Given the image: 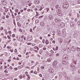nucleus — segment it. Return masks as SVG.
Returning a JSON list of instances; mask_svg holds the SVG:
<instances>
[{"label":"nucleus","mask_w":80,"mask_h":80,"mask_svg":"<svg viewBox=\"0 0 80 80\" xmlns=\"http://www.w3.org/2000/svg\"><path fill=\"white\" fill-rule=\"evenodd\" d=\"M76 70V68H73V70H72L73 71H75Z\"/></svg>","instance_id":"nucleus-31"},{"label":"nucleus","mask_w":80,"mask_h":80,"mask_svg":"<svg viewBox=\"0 0 80 80\" xmlns=\"http://www.w3.org/2000/svg\"><path fill=\"white\" fill-rule=\"evenodd\" d=\"M9 17V16L8 15H6V18H8Z\"/></svg>","instance_id":"nucleus-43"},{"label":"nucleus","mask_w":80,"mask_h":80,"mask_svg":"<svg viewBox=\"0 0 80 80\" xmlns=\"http://www.w3.org/2000/svg\"><path fill=\"white\" fill-rule=\"evenodd\" d=\"M6 69H7V70L8 71L9 70V68H7Z\"/></svg>","instance_id":"nucleus-63"},{"label":"nucleus","mask_w":80,"mask_h":80,"mask_svg":"<svg viewBox=\"0 0 80 80\" xmlns=\"http://www.w3.org/2000/svg\"><path fill=\"white\" fill-rule=\"evenodd\" d=\"M72 24H75V23L73 22H70V25H72Z\"/></svg>","instance_id":"nucleus-17"},{"label":"nucleus","mask_w":80,"mask_h":80,"mask_svg":"<svg viewBox=\"0 0 80 80\" xmlns=\"http://www.w3.org/2000/svg\"><path fill=\"white\" fill-rule=\"evenodd\" d=\"M58 46H56L55 49V50L57 51V50H58Z\"/></svg>","instance_id":"nucleus-20"},{"label":"nucleus","mask_w":80,"mask_h":80,"mask_svg":"<svg viewBox=\"0 0 80 80\" xmlns=\"http://www.w3.org/2000/svg\"><path fill=\"white\" fill-rule=\"evenodd\" d=\"M49 18L50 20H52L53 19V16H52L51 15L49 16Z\"/></svg>","instance_id":"nucleus-10"},{"label":"nucleus","mask_w":80,"mask_h":80,"mask_svg":"<svg viewBox=\"0 0 80 80\" xmlns=\"http://www.w3.org/2000/svg\"><path fill=\"white\" fill-rule=\"evenodd\" d=\"M9 68L11 70H12V69H13V68H12V67H10Z\"/></svg>","instance_id":"nucleus-52"},{"label":"nucleus","mask_w":80,"mask_h":80,"mask_svg":"<svg viewBox=\"0 0 80 80\" xmlns=\"http://www.w3.org/2000/svg\"><path fill=\"white\" fill-rule=\"evenodd\" d=\"M58 40H59L60 43H62V39L61 38H59L58 39Z\"/></svg>","instance_id":"nucleus-5"},{"label":"nucleus","mask_w":80,"mask_h":80,"mask_svg":"<svg viewBox=\"0 0 80 80\" xmlns=\"http://www.w3.org/2000/svg\"><path fill=\"white\" fill-rule=\"evenodd\" d=\"M28 80H30V76H28Z\"/></svg>","instance_id":"nucleus-38"},{"label":"nucleus","mask_w":80,"mask_h":80,"mask_svg":"<svg viewBox=\"0 0 80 80\" xmlns=\"http://www.w3.org/2000/svg\"><path fill=\"white\" fill-rule=\"evenodd\" d=\"M4 72L5 73H8V71H7V70H5L4 71Z\"/></svg>","instance_id":"nucleus-57"},{"label":"nucleus","mask_w":80,"mask_h":80,"mask_svg":"<svg viewBox=\"0 0 80 80\" xmlns=\"http://www.w3.org/2000/svg\"><path fill=\"white\" fill-rule=\"evenodd\" d=\"M77 16L78 17H80V15H79V13H78L77 15Z\"/></svg>","instance_id":"nucleus-45"},{"label":"nucleus","mask_w":80,"mask_h":80,"mask_svg":"<svg viewBox=\"0 0 80 80\" xmlns=\"http://www.w3.org/2000/svg\"><path fill=\"white\" fill-rule=\"evenodd\" d=\"M37 10H38L37 9V8H35L34 10H35V11H36V12H37Z\"/></svg>","instance_id":"nucleus-41"},{"label":"nucleus","mask_w":80,"mask_h":80,"mask_svg":"<svg viewBox=\"0 0 80 80\" xmlns=\"http://www.w3.org/2000/svg\"><path fill=\"white\" fill-rule=\"evenodd\" d=\"M36 23H38L39 22V21L38 20H36L35 21Z\"/></svg>","instance_id":"nucleus-16"},{"label":"nucleus","mask_w":80,"mask_h":80,"mask_svg":"<svg viewBox=\"0 0 80 80\" xmlns=\"http://www.w3.org/2000/svg\"><path fill=\"white\" fill-rule=\"evenodd\" d=\"M80 23V21H78V22H77V23H78V24H79V23Z\"/></svg>","instance_id":"nucleus-61"},{"label":"nucleus","mask_w":80,"mask_h":80,"mask_svg":"<svg viewBox=\"0 0 80 80\" xmlns=\"http://www.w3.org/2000/svg\"><path fill=\"white\" fill-rule=\"evenodd\" d=\"M45 43L47 44H48V43H49V42H48V40H46L45 41Z\"/></svg>","instance_id":"nucleus-13"},{"label":"nucleus","mask_w":80,"mask_h":80,"mask_svg":"<svg viewBox=\"0 0 80 80\" xmlns=\"http://www.w3.org/2000/svg\"><path fill=\"white\" fill-rule=\"evenodd\" d=\"M52 58H48L47 59V60L48 62H51V60H52Z\"/></svg>","instance_id":"nucleus-7"},{"label":"nucleus","mask_w":80,"mask_h":80,"mask_svg":"<svg viewBox=\"0 0 80 80\" xmlns=\"http://www.w3.org/2000/svg\"><path fill=\"white\" fill-rule=\"evenodd\" d=\"M7 37H8V38L9 39H10V36L8 35Z\"/></svg>","instance_id":"nucleus-32"},{"label":"nucleus","mask_w":80,"mask_h":80,"mask_svg":"<svg viewBox=\"0 0 80 80\" xmlns=\"http://www.w3.org/2000/svg\"><path fill=\"white\" fill-rule=\"evenodd\" d=\"M40 39V40H42V37H40L39 38Z\"/></svg>","instance_id":"nucleus-60"},{"label":"nucleus","mask_w":80,"mask_h":80,"mask_svg":"<svg viewBox=\"0 0 80 80\" xmlns=\"http://www.w3.org/2000/svg\"><path fill=\"white\" fill-rule=\"evenodd\" d=\"M30 32H32V28L30 29Z\"/></svg>","instance_id":"nucleus-46"},{"label":"nucleus","mask_w":80,"mask_h":80,"mask_svg":"<svg viewBox=\"0 0 80 80\" xmlns=\"http://www.w3.org/2000/svg\"><path fill=\"white\" fill-rule=\"evenodd\" d=\"M51 52L52 53H54V52H53V50H51Z\"/></svg>","instance_id":"nucleus-26"},{"label":"nucleus","mask_w":80,"mask_h":80,"mask_svg":"<svg viewBox=\"0 0 80 80\" xmlns=\"http://www.w3.org/2000/svg\"><path fill=\"white\" fill-rule=\"evenodd\" d=\"M55 7L56 8H58L59 7V5H57Z\"/></svg>","instance_id":"nucleus-18"},{"label":"nucleus","mask_w":80,"mask_h":80,"mask_svg":"<svg viewBox=\"0 0 80 80\" xmlns=\"http://www.w3.org/2000/svg\"><path fill=\"white\" fill-rule=\"evenodd\" d=\"M62 12H59L58 13V16H62Z\"/></svg>","instance_id":"nucleus-8"},{"label":"nucleus","mask_w":80,"mask_h":80,"mask_svg":"<svg viewBox=\"0 0 80 80\" xmlns=\"http://www.w3.org/2000/svg\"><path fill=\"white\" fill-rule=\"evenodd\" d=\"M39 2H40L39 1H36V4H38L39 3Z\"/></svg>","instance_id":"nucleus-25"},{"label":"nucleus","mask_w":80,"mask_h":80,"mask_svg":"<svg viewBox=\"0 0 80 80\" xmlns=\"http://www.w3.org/2000/svg\"><path fill=\"white\" fill-rule=\"evenodd\" d=\"M28 54H29V52H27L26 53V55H28Z\"/></svg>","instance_id":"nucleus-49"},{"label":"nucleus","mask_w":80,"mask_h":80,"mask_svg":"<svg viewBox=\"0 0 80 80\" xmlns=\"http://www.w3.org/2000/svg\"><path fill=\"white\" fill-rule=\"evenodd\" d=\"M56 55L57 57H58V56H59V54L58 53H57L56 54Z\"/></svg>","instance_id":"nucleus-29"},{"label":"nucleus","mask_w":80,"mask_h":80,"mask_svg":"<svg viewBox=\"0 0 80 80\" xmlns=\"http://www.w3.org/2000/svg\"><path fill=\"white\" fill-rule=\"evenodd\" d=\"M36 13H37V14L36 15V16H38V13H39V12H37V11H36Z\"/></svg>","instance_id":"nucleus-19"},{"label":"nucleus","mask_w":80,"mask_h":80,"mask_svg":"<svg viewBox=\"0 0 80 80\" xmlns=\"http://www.w3.org/2000/svg\"><path fill=\"white\" fill-rule=\"evenodd\" d=\"M15 11L16 12H18V9H16L15 10Z\"/></svg>","instance_id":"nucleus-36"},{"label":"nucleus","mask_w":80,"mask_h":80,"mask_svg":"<svg viewBox=\"0 0 80 80\" xmlns=\"http://www.w3.org/2000/svg\"><path fill=\"white\" fill-rule=\"evenodd\" d=\"M41 68L42 69H43L44 68V67L43 66H41Z\"/></svg>","instance_id":"nucleus-53"},{"label":"nucleus","mask_w":80,"mask_h":80,"mask_svg":"<svg viewBox=\"0 0 80 80\" xmlns=\"http://www.w3.org/2000/svg\"><path fill=\"white\" fill-rule=\"evenodd\" d=\"M12 17L13 18H15V16L13 15V14H12Z\"/></svg>","instance_id":"nucleus-30"},{"label":"nucleus","mask_w":80,"mask_h":80,"mask_svg":"<svg viewBox=\"0 0 80 80\" xmlns=\"http://www.w3.org/2000/svg\"><path fill=\"white\" fill-rule=\"evenodd\" d=\"M42 42L43 43H45V39H43L42 41Z\"/></svg>","instance_id":"nucleus-24"},{"label":"nucleus","mask_w":80,"mask_h":80,"mask_svg":"<svg viewBox=\"0 0 80 80\" xmlns=\"http://www.w3.org/2000/svg\"><path fill=\"white\" fill-rule=\"evenodd\" d=\"M1 30H3V27H1L0 28Z\"/></svg>","instance_id":"nucleus-28"},{"label":"nucleus","mask_w":80,"mask_h":80,"mask_svg":"<svg viewBox=\"0 0 80 80\" xmlns=\"http://www.w3.org/2000/svg\"><path fill=\"white\" fill-rule=\"evenodd\" d=\"M4 55H5V56H6V57H7L8 55H7V52H5V53H4Z\"/></svg>","instance_id":"nucleus-23"},{"label":"nucleus","mask_w":80,"mask_h":80,"mask_svg":"<svg viewBox=\"0 0 80 80\" xmlns=\"http://www.w3.org/2000/svg\"><path fill=\"white\" fill-rule=\"evenodd\" d=\"M33 71L32 70V71H31L30 73H33Z\"/></svg>","instance_id":"nucleus-58"},{"label":"nucleus","mask_w":80,"mask_h":80,"mask_svg":"<svg viewBox=\"0 0 80 80\" xmlns=\"http://www.w3.org/2000/svg\"><path fill=\"white\" fill-rule=\"evenodd\" d=\"M46 10H47V12H48V11H49V8H47Z\"/></svg>","instance_id":"nucleus-33"},{"label":"nucleus","mask_w":80,"mask_h":80,"mask_svg":"<svg viewBox=\"0 0 80 80\" xmlns=\"http://www.w3.org/2000/svg\"><path fill=\"white\" fill-rule=\"evenodd\" d=\"M20 11H21V13H22V12H23V10H20Z\"/></svg>","instance_id":"nucleus-62"},{"label":"nucleus","mask_w":80,"mask_h":80,"mask_svg":"<svg viewBox=\"0 0 80 80\" xmlns=\"http://www.w3.org/2000/svg\"><path fill=\"white\" fill-rule=\"evenodd\" d=\"M72 50H73V51L74 52V51H75V50H76V48H75V47H73L72 48Z\"/></svg>","instance_id":"nucleus-14"},{"label":"nucleus","mask_w":80,"mask_h":80,"mask_svg":"<svg viewBox=\"0 0 80 80\" xmlns=\"http://www.w3.org/2000/svg\"><path fill=\"white\" fill-rule=\"evenodd\" d=\"M76 50L77 51H78V52L80 51V48H78V47H77L76 48Z\"/></svg>","instance_id":"nucleus-12"},{"label":"nucleus","mask_w":80,"mask_h":80,"mask_svg":"<svg viewBox=\"0 0 80 80\" xmlns=\"http://www.w3.org/2000/svg\"><path fill=\"white\" fill-rule=\"evenodd\" d=\"M14 24V25L15 26L16 25V23H15V22H13Z\"/></svg>","instance_id":"nucleus-56"},{"label":"nucleus","mask_w":80,"mask_h":80,"mask_svg":"<svg viewBox=\"0 0 80 80\" xmlns=\"http://www.w3.org/2000/svg\"><path fill=\"white\" fill-rule=\"evenodd\" d=\"M43 50H46V48L44 47L43 48Z\"/></svg>","instance_id":"nucleus-37"},{"label":"nucleus","mask_w":80,"mask_h":80,"mask_svg":"<svg viewBox=\"0 0 80 80\" xmlns=\"http://www.w3.org/2000/svg\"><path fill=\"white\" fill-rule=\"evenodd\" d=\"M68 3L67 2H64L63 4V7L67 9L68 8Z\"/></svg>","instance_id":"nucleus-1"},{"label":"nucleus","mask_w":80,"mask_h":80,"mask_svg":"<svg viewBox=\"0 0 80 80\" xmlns=\"http://www.w3.org/2000/svg\"><path fill=\"white\" fill-rule=\"evenodd\" d=\"M7 48H8V49H11V48H12L11 47V48H10L9 47V46H8Z\"/></svg>","instance_id":"nucleus-27"},{"label":"nucleus","mask_w":80,"mask_h":80,"mask_svg":"<svg viewBox=\"0 0 80 80\" xmlns=\"http://www.w3.org/2000/svg\"><path fill=\"white\" fill-rule=\"evenodd\" d=\"M73 66L74 68H75V65H73V66L71 65V67H73Z\"/></svg>","instance_id":"nucleus-35"},{"label":"nucleus","mask_w":80,"mask_h":80,"mask_svg":"<svg viewBox=\"0 0 80 80\" xmlns=\"http://www.w3.org/2000/svg\"><path fill=\"white\" fill-rule=\"evenodd\" d=\"M12 37H15V35L14 34L12 35Z\"/></svg>","instance_id":"nucleus-42"},{"label":"nucleus","mask_w":80,"mask_h":80,"mask_svg":"<svg viewBox=\"0 0 80 80\" xmlns=\"http://www.w3.org/2000/svg\"><path fill=\"white\" fill-rule=\"evenodd\" d=\"M37 48H38V47L37 46H35L34 47V48H35V49H37Z\"/></svg>","instance_id":"nucleus-34"},{"label":"nucleus","mask_w":80,"mask_h":80,"mask_svg":"<svg viewBox=\"0 0 80 80\" xmlns=\"http://www.w3.org/2000/svg\"><path fill=\"white\" fill-rule=\"evenodd\" d=\"M14 52H17V49H16L15 50V51H14Z\"/></svg>","instance_id":"nucleus-44"},{"label":"nucleus","mask_w":80,"mask_h":80,"mask_svg":"<svg viewBox=\"0 0 80 80\" xmlns=\"http://www.w3.org/2000/svg\"><path fill=\"white\" fill-rule=\"evenodd\" d=\"M52 42L53 43H55V41H53Z\"/></svg>","instance_id":"nucleus-51"},{"label":"nucleus","mask_w":80,"mask_h":80,"mask_svg":"<svg viewBox=\"0 0 80 80\" xmlns=\"http://www.w3.org/2000/svg\"><path fill=\"white\" fill-rule=\"evenodd\" d=\"M14 70H18V68H15Z\"/></svg>","instance_id":"nucleus-47"},{"label":"nucleus","mask_w":80,"mask_h":80,"mask_svg":"<svg viewBox=\"0 0 80 80\" xmlns=\"http://www.w3.org/2000/svg\"><path fill=\"white\" fill-rule=\"evenodd\" d=\"M65 60H67L68 58V57H65Z\"/></svg>","instance_id":"nucleus-40"},{"label":"nucleus","mask_w":80,"mask_h":80,"mask_svg":"<svg viewBox=\"0 0 80 80\" xmlns=\"http://www.w3.org/2000/svg\"><path fill=\"white\" fill-rule=\"evenodd\" d=\"M18 56L19 57H22V55H18Z\"/></svg>","instance_id":"nucleus-48"},{"label":"nucleus","mask_w":80,"mask_h":80,"mask_svg":"<svg viewBox=\"0 0 80 80\" xmlns=\"http://www.w3.org/2000/svg\"><path fill=\"white\" fill-rule=\"evenodd\" d=\"M57 63H56L55 62H54L53 63V65H57Z\"/></svg>","instance_id":"nucleus-22"},{"label":"nucleus","mask_w":80,"mask_h":80,"mask_svg":"<svg viewBox=\"0 0 80 80\" xmlns=\"http://www.w3.org/2000/svg\"><path fill=\"white\" fill-rule=\"evenodd\" d=\"M48 71L49 73H53L54 72V70L52 68H50L49 69H48Z\"/></svg>","instance_id":"nucleus-2"},{"label":"nucleus","mask_w":80,"mask_h":80,"mask_svg":"<svg viewBox=\"0 0 80 80\" xmlns=\"http://www.w3.org/2000/svg\"><path fill=\"white\" fill-rule=\"evenodd\" d=\"M59 26H60V27H62V24H59Z\"/></svg>","instance_id":"nucleus-59"},{"label":"nucleus","mask_w":80,"mask_h":80,"mask_svg":"<svg viewBox=\"0 0 80 80\" xmlns=\"http://www.w3.org/2000/svg\"><path fill=\"white\" fill-rule=\"evenodd\" d=\"M28 12H30V11H31V9H28L27 10Z\"/></svg>","instance_id":"nucleus-50"},{"label":"nucleus","mask_w":80,"mask_h":80,"mask_svg":"<svg viewBox=\"0 0 80 80\" xmlns=\"http://www.w3.org/2000/svg\"><path fill=\"white\" fill-rule=\"evenodd\" d=\"M36 27H37V26H35L32 29L33 30H34V29H35Z\"/></svg>","instance_id":"nucleus-39"},{"label":"nucleus","mask_w":80,"mask_h":80,"mask_svg":"<svg viewBox=\"0 0 80 80\" xmlns=\"http://www.w3.org/2000/svg\"><path fill=\"white\" fill-rule=\"evenodd\" d=\"M62 64H64V65H65L67 63V62L65 61H62Z\"/></svg>","instance_id":"nucleus-9"},{"label":"nucleus","mask_w":80,"mask_h":80,"mask_svg":"<svg viewBox=\"0 0 80 80\" xmlns=\"http://www.w3.org/2000/svg\"><path fill=\"white\" fill-rule=\"evenodd\" d=\"M8 11V9L6 8L5 9V10L4 11L5 12H7Z\"/></svg>","instance_id":"nucleus-15"},{"label":"nucleus","mask_w":80,"mask_h":80,"mask_svg":"<svg viewBox=\"0 0 80 80\" xmlns=\"http://www.w3.org/2000/svg\"><path fill=\"white\" fill-rule=\"evenodd\" d=\"M61 19H59L56 18L55 19V21L56 22H57V23H59V22H61Z\"/></svg>","instance_id":"nucleus-4"},{"label":"nucleus","mask_w":80,"mask_h":80,"mask_svg":"<svg viewBox=\"0 0 80 80\" xmlns=\"http://www.w3.org/2000/svg\"><path fill=\"white\" fill-rule=\"evenodd\" d=\"M19 31H20V32H22V30L21 29H20Z\"/></svg>","instance_id":"nucleus-55"},{"label":"nucleus","mask_w":80,"mask_h":80,"mask_svg":"<svg viewBox=\"0 0 80 80\" xmlns=\"http://www.w3.org/2000/svg\"><path fill=\"white\" fill-rule=\"evenodd\" d=\"M2 3L4 5H6L7 4V1L5 0H2Z\"/></svg>","instance_id":"nucleus-3"},{"label":"nucleus","mask_w":80,"mask_h":80,"mask_svg":"<svg viewBox=\"0 0 80 80\" xmlns=\"http://www.w3.org/2000/svg\"><path fill=\"white\" fill-rule=\"evenodd\" d=\"M40 25H45L44 22H42L40 24Z\"/></svg>","instance_id":"nucleus-11"},{"label":"nucleus","mask_w":80,"mask_h":80,"mask_svg":"<svg viewBox=\"0 0 80 80\" xmlns=\"http://www.w3.org/2000/svg\"><path fill=\"white\" fill-rule=\"evenodd\" d=\"M31 43L30 42H29L27 43V45H31Z\"/></svg>","instance_id":"nucleus-54"},{"label":"nucleus","mask_w":80,"mask_h":80,"mask_svg":"<svg viewBox=\"0 0 80 80\" xmlns=\"http://www.w3.org/2000/svg\"><path fill=\"white\" fill-rule=\"evenodd\" d=\"M74 25H75V24H72L71 25H70V26H71L72 27H74Z\"/></svg>","instance_id":"nucleus-21"},{"label":"nucleus","mask_w":80,"mask_h":80,"mask_svg":"<svg viewBox=\"0 0 80 80\" xmlns=\"http://www.w3.org/2000/svg\"><path fill=\"white\" fill-rule=\"evenodd\" d=\"M77 80H80V78H78L77 79Z\"/></svg>","instance_id":"nucleus-64"},{"label":"nucleus","mask_w":80,"mask_h":80,"mask_svg":"<svg viewBox=\"0 0 80 80\" xmlns=\"http://www.w3.org/2000/svg\"><path fill=\"white\" fill-rule=\"evenodd\" d=\"M28 40H29V41H31V40H32V36L29 38H28Z\"/></svg>","instance_id":"nucleus-6"}]
</instances>
